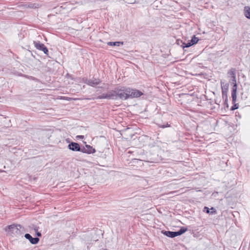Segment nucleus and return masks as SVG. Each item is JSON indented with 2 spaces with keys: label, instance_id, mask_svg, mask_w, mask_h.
I'll list each match as a JSON object with an SVG mask.
<instances>
[{
  "label": "nucleus",
  "instance_id": "1",
  "mask_svg": "<svg viewBox=\"0 0 250 250\" xmlns=\"http://www.w3.org/2000/svg\"><path fill=\"white\" fill-rule=\"evenodd\" d=\"M237 184L236 176L233 173L230 172L227 174L223 178L222 182V188L226 190L231 188Z\"/></svg>",
  "mask_w": 250,
  "mask_h": 250
},
{
  "label": "nucleus",
  "instance_id": "2",
  "mask_svg": "<svg viewBox=\"0 0 250 250\" xmlns=\"http://www.w3.org/2000/svg\"><path fill=\"white\" fill-rule=\"evenodd\" d=\"M130 88L125 87L117 88L115 89L116 99L126 100L129 98Z\"/></svg>",
  "mask_w": 250,
  "mask_h": 250
},
{
  "label": "nucleus",
  "instance_id": "3",
  "mask_svg": "<svg viewBox=\"0 0 250 250\" xmlns=\"http://www.w3.org/2000/svg\"><path fill=\"white\" fill-rule=\"evenodd\" d=\"M21 226L20 225L13 224L7 227L5 230L7 233L11 236H19L22 233L21 231Z\"/></svg>",
  "mask_w": 250,
  "mask_h": 250
},
{
  "label": "nucleus",
  "instance_id": "4",
  "mask_svg": "<svg viewBox=\"0 0 250 250\" xmlns=\"http://www.w3.org/2000/svg\"><path fill=\"white\" fill-rule=\"evenodd\" d=\"M228 74L231 76L232 78H233V86L232 87V89L231 91V97L232 98L233 102V103H235L236 102L237 99V83H236V78H235V71L234 69H231L230 70Z\"/></svg>",
  "mask_w": 250,
  "mask_h": 250
},
{
  "label": "nucleus",
  "instance_id": "5",
  "mask_svg": "<svg viewBox=\"0 0 250 250\" xmlns=\"http://www.w3.org/2000/svg\"><path fill=\"white\" fill-rule=\"evenodd\" d=\"M242 194V189L240 188L238 190L236 189H232L227 193V198H230L235 201L240 198Z\"/></svg>",
  "mask_w": 250,
  "mask_h": 250
},
{
  "label": "nucleus",
  "instance_id": "6",
  "mask_svg": "<svg viewBox=\"0 0 250 250\" xmlns=\"http://www.w3.org/2000/svg\"><path fill=\"white\" fill-rule=\"evenodd\" d=\"M68 148L73 151H81L83 153H90V150H87L85 148L81 149L79 145L77 143L72 142L68 145Z\"/></svg>",
  "mask_w": 250,
  "mask_h": 250
},
{
  "label": "nucleus",
  "instance_id": "7",
  "mask_svg": "<svg viewBox=\"0 0 250 250\" xmlns=\"http://www.w3.org/2000/svg\"><path fill=\"white\" fill-rule=\"evenodd\" d=\"M143 93L137 89H131L130 88V91L129 93V98H138L142 95Z\"/></svg>",
  "mask_w": 250,
  "mask_h": 250
},
{
  "label": "nucleus",
  "instance_id": "8",
  "mask_svg": "<svg viewBox=\"0 0 250 250\" xmlns=\"http://www.w3.org/2000/svg\"><path fill=\"white\" fill-rule=\"evenodd\" d=\"M33 43L37 49L42 50L45 54H47L48 49L43 43L36 42L35 41H34Z\"/></svg>",
  "mask_w": 250,
  "mask_h": 250
},
{
  "label": "nucleus",
  "instance_id": "9",
  "mask_svg": "<svg viewBox=\"0 0 250 250\" xmlns=\"http://www.w3.org/2000/svg\"><path fill=\"white\" fill-rule=\"evenodd\" d=\"M223 83H221V85ZM229 84H226L225 85H222V97L223 98L225 99V103L227 104V102L228 101V96L227 95V93L228 90Z\"/></svg>",
  "mask_w": 250,
  "mask_h": 250
},
{
  "label": "nucleus",
  "instance_id": "10",
  "mask_svg": "<svg viewBox=\"0 0 250 250\" xmlns=\"http://www.w3.org/2000/svg\"><path fill=\"white\" fill-rule=\"evenodd\" d=\"M198 41L199 39L197 37H196L195 36H193L189 42H188V43H183V44H185V45L183 46V48H184L185 47H188L194 44H196V43L198 42Z\"/></svg>",
  "mask_w": 250,
  "mask_h": 250
},
{
  "label": "nucleus",
  "instance_id": "11",
  "mask_svg": "<svg viewBox=\"0 0 250 250\" xmlns=\"http://www.w3.org/2000/svg\"><path fill=\"white\" fill-rule=\"evenodd\" d=\"M24 237L26 239L29 240L30 242L32 244H36L39 241V238L37 237L33 238L29 234L26 233L25 234Z\"/></svg>",
  "mask_w": 250,
  "mask_h": 250
},
{
  "label": "nucleus",
  "instance_id": "12",
  "mask_svg": "<svg viewBox=\"0 0 250 250\" xmlns=\"http://www.w3.org/2000/svg\"><path fill=\"white\" fill-rule=\"evenodd\" d=\"M162 232L166 236L171 238L178 236L177 231H162Z\"/></svg>",
  "mask_w": 250,
  "mask_h": 250
},
{
  "label": "nucleus",
  "instance_id": "13",
  "mask_svg": "<svg viewBox=\"0 0 250 250\" xmlns=\"http://www.w3.org/2000/svg\"><path fill=\"white\" fill-rule=\"evenodd\" d=\"M100 83V81L98 79H90L86 81V82H85V83H87V84L92 86H95V85L98 84Z\"/></svg>",
  "mask_w": 250,
  "mask_h": 250
},
{
  "label": "nucleus",
  "instance_id": "14",
  "mask_svg": "<svg viewBox=\"0 0 250 250\" xmlns=\"http://www.w3.org/2000/svg\"><path fill=\"white\" fill-rule=\"evenodd\" d=\"M106 94V99H116L115 90L107 92Z\"/></svg>",
  "mask_w": 250,
  "mask_h": 250
},
{
  "label": "nucleus",
  "instance_id": "15",
  "mask_svg": "<svg viewBox=\"0 0 250 250\" xmlns=\"http://www.w3.org/2000/svg\"><path fill=\"white\" fill-rule=\"evenodd\" d=\"M244 15L247 18L250 19V7L245 6L244 7Z\"/></svg>",
  "mask_w": 250,
  "mask_h": 250
},
{
  "label": "nucleus",
  "instance_id": "16",
  "mask_svg": "<svg viewBox=\"0 0 250 250\" xmlns=\"http://www.w3.org/2000/svg\"><path fill=\"white\" fill-rule=\"evenodd\" d=\"M204 211L208 213L213 214V213H216V211L213 208L209 209L208 207H205L204 208Z\"/></svg>",
  "mask_w": 250,
  "mask_h": 250
},
{
  "label": "nucleus",
  "instance_id": "17",
  "mask_svg": "<svg viewBox=\"0 0 250 250\" xmlns=\"http://www.w3.org/2000/svg\"><path fill=\"white\" fill-rule=\"evenodd\" d=\"M123 42H108L107 44L110 46H119L121 44H123Z\"/></svg>",
  "mask_w": 250,
  "mask_h": 250
},
{
  "label": "nucleus",
  "instance_id": "18",
  "mask_svg": "<svg viewBox=\"0 0 250 250\" xmlns=\"http://www.w3.org/2000/svg\"><path fill=\"white\" fill-rule=\"evenodd\" d=\"M187 229H188L186 228H182L179 231H177L178 236L185 233L187 230Z\"/></svg>",
  "mask_w": 250,
  "mask_h": 250
},
{
  "label": "nucleus",
  "instance_id": "19",
  "mask_svg": "<svg viewBox=\"0 0 250 250\" xmlns=\"http://www.w3.org/2000/svg\"><path fill=\"white\" fill-rule=\"evenodd\" d=\"M232 101H233L232 99ZM235 103H236V102L235 103H233V102H232V103L234 104V105L231 107V110H234L238 108L239 105L237 104H236Z\"/></svg>",
  "mask_w": 250,
  "mask_h": 250
},
{
  "label": "nucleus",
  "instance_id": "20",
  "mask_svg": "<svg viewBox=\"0 0 250 250\" xmlns=\"http://www.w3.org/2000/svg\"><path fill=\"white\" fill-rule=\"evenodd\" d=\"M98 99H106V94L104 93L102 94L100 96H99L98 97Z\"/></svg>",
  "mask_w": 250,
  "mask_h": 250
},
{
  "label": "nucleus",
  "instance_id": "21",
  "mask_svg": "<svg viewBox=\"0 0 250 250\" xmlns=\"http://www.w3.org/2000/svg\"><path fill=\"white\" fill-rule=\"evenodd\" d=\"M86 147L88 149V150H91V152L90 153L95 152L94 149H92V147L90 146L86 145Z\"/></svg>",
  "mask_w": 250,
  "mask_h": 250
},
{
  "label": "nucleus",
  "instance_id": "22",
  "mask_svg": "<svg viewBox=\"0 0 250 250\" xmlns=\"http://www.w3.org/2000/svg\"><path fill=\"white\" fill-rule=\"evenodd\" d=\"M86 147L88 149V150H91V152L90 153L95 152L94 149H92V147L90 146L86 145Z\"/></svg>",
  "mask_w": 250,
  "mask_h": 250
},
{
  "label": "nucleus",
  "instance_id": "23",
  "mask_svg": "<svg viewBox=\"0 0 250 250\" xmlns=\"http://www.w3.org/2000/svg\"><path fill=\"white\" fill-rule=\"evenodd\" d=\"M34 230H35V231H36V232H37V235L38 236L40 237V236H41V235H42V234H41V232H38V229H37L36 228H35L34 229Z\"/></svg>",
  "mask_w": 250,
  "mask_h": 250
},
{
  "label": "nucleus",
  "instance_id": "24",
  "mask_svg": "<svg viewBox=\"0 0 250 250\" xmlns=\"http://www.w3.org/2000/svg\"><path fill=\"white\" fill-rule=\"evenodd\" d=\"M28 7L31 8H36V6H35L34 4H30L28 5Z\"/></svg>",
  "mask_w": 250,
  "mask_h": 250
},
{
  "label": "nucleus",
  "instance_id": "25",
  "mask_svg": "<svg viewBox=\"0 0 250 250\" xmlns=\"http://www.w3.org/2000/svg\"><path fill=\"white\" fill-rule=\"evenodd\" d=\"M125 2L128 3H132L134 0H125Z\"/></svg>",
  "mask_w": 250,
  "mask_h": 250
},
{
  "label": "nucleus",
  "instance_id": "26",
  "mask_svg": "<svg viewBox=\"0 0 250 250\" xmlns=\"http://www.w3.org/2000/svg\"><path fill=\"white\" fill-rule=\"evenodd\" d=\"M78 137L80 138H83V136H79Z\"/></svg>",
  "mask_w": 250,
  "mask_h": 250
},
{
  "label": "nucleus",
  "instance_id": "27",
  "mask_svg": "<svg viewBox=\"0 0 250 250\" xmlns=\"http://www.w3.org/2000/svg\"><path fill=\"white\" fill-rule=\"evenodd\" d=\"M166 126H167L163 125V126H162V127H163V128H164V127H166Z\"/></svg>",
  "mask_w": 250,
  "mask_h": 250
}]
</instances>
